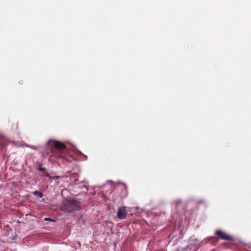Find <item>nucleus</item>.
<instances>
[{
  "label": "nucleus",
  "mask_w": 251,
  "mask_h": 251,
  "mask_svg": "<svg viewBox=\"0 0 251 251\" xmlns=\"http://www.w3.org/2000/svg\"><path fill=\"white\" fill-rule=\"evenodd\" d=\"M50 142L51 141H49L48 143L49 144ZM52 142L54 148L50 150L51 155L57 159L68 162L71 161L72 157L69 154L65 145L58 141H52Z\"/></svg>",
  "instance_id": "nucleus-1"
},
{
  "label": "nucleus",
  "mask_w": 251,
  "mask_h": 251,
  "mask_svg": "<svg viewBox=\"0 0 251 251\" xmlns=\"http://www.w3.org/2000/svg\"><path fill=\"white\" fill-rule=\"evenodd\" d=\"M77 207V205L76 201H71L66 202L62 207V209L66 212H71L74 210H75Z\"/></svg>",
  "instance_id": "nucleus-2"
},
{
  "label": "nucleus",
  "mask_w": 251,
  "mask_h": 251,
  "mask_svg": "<svg viewBox=\"0 0 251 251\" xmlns=\"http://www.w3.org/2000/svg\"><path fill=\"white\" fill-rule=\"evenodd\" d=\"M215 234L218 236V237L222 240L226 241H233V238L227 234L226 233L224 232L222 230H218L216 231Z\"/></svg>",
  "instance_id": "nucleus-3"
},
{
  "label": "nucleus",
  "mask_w": 251,
  "mask_h": 251,
  "mask_svg": "<svg viewBox=\"0 0 251 251\" xmlns=\"http://www.w3.org/2000/svg\"><path fill=\"white\" fill-rule=\"evenodd\" d=\"M127 212L124 207H119L117 211V217L119 219H122L125 218L126 216Z\"/></svg>",
  "instance_id": "nucleus-4"
},
{
  "label": "nucleus",
  "mask_w": 251,
  "mask_h": 251,
  "mask_svg": "<svg viewBox=\"0 0 251 251\" xmlns=\"http://www.w3.org/2000/svg\"><path fill=\"white\" fill-rule=\"evenodd\" d=\"M33 194L39 197V198H41L43 197V195L42 192L38 191H35L33 192Z\"/></svg>",
  "instance_id": "nucleus-5"
},
{
  "label": "nucleus",
  "mask_w": 251,
  "mask_h": 251,
  "mask_svg": "<svg viewBox=\"0 0 251 251\" xmlns=\"http://www.w3.org/2000/svg\"><path fill=\"white\" fill-rule=\"evenodd\" d=\"M43 175L45 176H49L50 177V175L49 174L48 172L44 171L43 172Z\"/></svg>",
  "instance_id": "nucleus-6"
},
{
  "label": "nucleus",
  "mask_w": 251,
  "mask_h": 251,
  "mask_svg": "<svg viewBox=\"0 0 251 251\" xmlns=\"http://www.w3.org/2000/svg\"><path fill=\"white\" fill-rule=\"evenodd\" d=\"M38 171H46V169L45 168H43V167H39L38 168Z\"/></svg>",
  "instance_id": "nucleus-7"
},
{
  "label": "nucleus",
  "mask_w": 251,
  "mask_h": 251,
  "mask_svg": "<svg viewBox=\"0 0 251 251\" xmlns=\"http://www.w3.org/2000/svg\"><path fill=\"white\" fill-rule=\"evenodd\" d=\"M44 220H45V221H52V220H51L50 219V218H45Z\"/></svg>",
  "instance_id": "nucleus-8"
},
{
  "label": "nucleus",
  "mask_w": 251,
  "mask_h": 251,
  "mask_svg": "<svg viewBox=\"0 0 251 251\" xmlns=\"http://www.w3.org/2000/svg\"><path fill=\"white\" fill-rule=\"evenodd\" d=\"M78 152H79V154H82V153L81 152V151H79Z\"/></svg>",
  "instance_id": "nucleus-9"
},
{
  "label": "nucleus",
  "mask_w": 251,
  "mask_h": 251,
  "mask_svg": "<svg viewBox=\"0 0 251 251\" xmlns=\"http://www.w3.org/2000/svg\"><path fill=\"white\" fill-rule=\"evenodd\" d=\"M32 148H33V149H36V148H35V147H33Z\"/></svg>",
  "instance_id": "nucleus-10"
}]
</instances>
